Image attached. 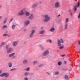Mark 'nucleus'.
Here are the masks:
<instances>
[{"label":"nucleus","instance_id":"f257e3e1","mask_svg":"<svg viewBox=\"0 0 80 80\" xmlns=\"http://www.w3.org/2000/svg\"><path fill=\"white\" fill-rule=\"evenodd\" d=\"M10 47V45H7L6 46V49L7 50V52L8 53H10L12 52L13 50V48Z\"/></svg>","mask_w":80,"mask_h":80},{"label":"nucleus","instance_id":"f03ea898","mask_svg":"<svg viewBox=\"0 0 80 80\" xmlns=\"http://www.w3.org/2000/svg\"><path fill=\"white\" fill-rule=\"evenodd\" d=\"M45 18L43 20V21L44 22H48L50 20L51 18L49 17L48 15L46 14L45 16Z\"/></svg>","mask_w":80,"mask_h":80},{"label":"nucleus","instance_id":"7ed1b4c3","mask_svg":"<svg viewBox=\"0 0 80 80\" xmlns=\"http://www.w3.org/2000/svg\"><path fill=\"white\" fill-rule=\"evenodd\" d=\"M49 52L48 50H46L44 51L42 54V55L43 57H46L49 54Z\"/></svg>","mask_w":80,"mask_h":80},{"label":"nucleus","instance_id":"20e7f679","mask_svg":"<svg viewBox=\"0 0 80 80\" xmlns=\"http://www.w3.org/2000/svg\"><path fill=\"white\" fill-rule=\"evenodd\" d=\"M5 76V78H7L9 76V73L7 72V73H2L0 75V77H4Z\"/></svg>","mask_w":80,"mask_h":80},{"label":"nucleus","instance_id":"39448f33","mask_svg":"<svg viewBox=\"0 0 80 80\" xmlns=\"http://www.w3.org/2000/svg\"><path fill=\"white\" fill-rule=\"evenodd\" d=\"M35 30L34 29H32L31 30V33L29 35L30 38H32L33 36V34L35 33Z\"/></svg>","mask_w":80,"mask_h":80},{"label":"nucleus","instance_id":"423d86ee","mask_svg":"<svg viewBox=\"0 0 80 80\" xmlns=\"http://www.w3.org/2000/svg\"><path fill=\"white\" fill-rule=\"evenodd\" d=\"M54 6L56 8H59L60 7V3L58 2H56L55 3Z\"/></svg>","mask_w":80,"mask_h":80},{"label":"nucleus","instance_id":"0eeeda50","mask_svg":"<svg viewBox=\"0 0 80 80\" xmlns=\"http://www.w3.org/2000/svg\"><path fill=\"white\" fill-rule=\"evenodd\" d=\"M17 15L19 16L23 15H24V12H23V11L21 10L20 12H19L17 13Z\"/></svg>","mask_w":80,"mask_h":80},{"label":"nucleus","instance_id":"6e6552de","mask_svg":"<svg viewBox=\"0 0 80 80\" xmlns=\"http://www.w3.org/2000/svg\"><path fill=\"white\" fill-rule=\"evenodd\" d=\"M18 41L13 42L12 44L13 47H16L18 44Z\"/></svg>","mask_w":80,"mask_h":80},{"label":"nucleus","instance_id":"1a4fd4ad","mask_svg":"<svg viewBox=\"0 0 80 80\" xmlns=\"http://www.w3.org/2000/svg\"><path fill=\"white\" fill-rule=\"evenodd\" d=\"M29 20H33L34 18V16L33 14H31L30 16L28 18Z\"/></svg>","mask_w":80,"mask_h":80},{"label":"nucleus","instance_id":"9d476101","mask_svg":"<svg viewBox=\"0 0 80 80\" xmlns=\"http://www.w3.org/2000/svg\"><path fill=\"white\" fill-rule=\"evenodd\" d=\"M30 22L29 20H26L24 23V26H27L28 24H30Z\"/></svg>","mask_w":80,"mask_h":80},{"label":"nucleus","instance_id":"9b49d317","mask_svg":"<svg viewBox=\"0 0 80 80\" xmlns=\"http://www.w3.org/2000/svg\"><path fill=\"white\" fill-rule=\"evenodd\" d=\"M78 5H76L74 7V11H76V10H77V7H78V6H80V3L78 2Z\"/></svg>","mask_w":80,"mask_h":80},{"label":"nucleus","instance_id":"f8f14e48","mask_svg":"<svg viewBox=\"0 0 80 80\" xmlns=\"http://www.w3.org/2000/svg\"><path fill=\"white\" fill-rule=\"evenodd\" d=\"M64 30H67V28H68V24H65L64 26Z\"/></svg>","mask_w":80,"mask_h":80},{"label":"nucleus","instance_id":"ddd939ff","mask_svg":"<svg viewBox=\"0 0 80 80\" xmlns=\"http://www.w3.org/2000/svg\"><path fill=\"white\" fill-rule=\"evenodd\" d=\"M37 5H38V3H34L32 5V8H36V7H37Z\"/></svg>","mask_w":80,"mask_h":80},{"label":"nucleus","instance_id":"4468645a","mask_svg":"<svg viewBox=\"0 0 80 80\" xmlns=\"http://www.w3.org/2000/svg\"><path fill=\"white\" fill-rule=\"evenodd\" d=\"M25 14L26 15V16H27L28 17L30 15V12H27V11H25Z\"/></svg>","mask_w":80,"mask_h":80},{"label":"nucleus","instance_id":"2eb2a0df","mask_svg":"<svg viewBox=\"0 0 80 80\" xmlns=\"http://www.w3.org/2000/svg\"><path fill=\"white\" fill-rule=\"evenodd\" d=\"M28 60H25L23 62V63L24 65H27L28 63Z\"/></svg>","mask_w":80,"mask_h":80},{"label":"nucleus","instance_id":"dca6fc26","mask_svg":"<svg viewBox=\"0 0 80 80\" xmlns=\"http://www.w3.org/2000/svg\"><path fill=\"white\" fill-rule=\"evenodd\" d=\"M45 33V30H42V31H41L39 32V33L40 34V35H42V34H44V33Z\"/></svg>","mask_w":80,"mask_h":80},{"label":"nucleus","instance_id":"f3484780","mask_svg":"<svg viewBox=\"0 0 80 80\" xmlns=\"http://www.w3.org/2000/svg\"><path fill=\"white\" fill-rule=\"evenodd\" d=\"M54 31H55V28L53 27H52L50 29V32H53Z\"/></svg>","mask_w":80,"mask_h":80},{"label":"nucleus","instance_id":"a211bd4d","mask_svg":"<svg viewBox=\"0 0 80 80\" xmlns=\"http://www.w3.org/2000/svg\"><path fill=\"white\" fill-rule=\"evenodd\" d=\"M16 27V25L15 24L12 25V30H15Z\"/></svg>","mask_w":80,"mask_h":80},{"label":"nucleus","instance_id":"6ab92c4d","mask_svg":"<svg viewBox=\"0 0 80 80\" xmlns=\"http://www.w3.org/2000/svg\"><path fill=\"white\" fill-rule=\"evenodd\" d=\"M58 47H60V40L58 39Z\"/></svg>","mask_w":80,"mask_h":80},{"label":"nucleus","instance_id":"aec40b11","mask_svg":"<svg viewBox=\"0 0 80 80\" xmlns=\"http://www.w3.org/2000/svg\"><path fill=\"white\" fill-rule=\"evenodd\" d=\"M65 22L66 23H68V22H69V19L68 18H66L65 19Z\"/></svg>","mask_w":80,"mask_h":80},{"label":"nucleus","instance_id":"412c9836","mask_svg":"<svg viewBox=\"0 0 80 80\" xmlns=\"http://www.w3.org/2000/svg\"><path fill=\"white\" fill-rule=\"evenodd\" d=\"M8 66L10 68H11L12 67V62H9L8 63Z\"/></svg>","mask_w":80,"mask_h":80},{"label":"nucleus","instance_id":"4be33fe9","mask_svg":"<svg viewBox=\"0 0 80 80\" xmlns=\"http://www.w3.org/2000/svg\"><path fill=\"white\" fill-rule=\"evenodd\" d=\"M15 53H12V54H10L9 55V57H12V56H13L14 55H15Z\"/></svg>","mask_w":80,"mask_h":80},{"label":"nucleus","instance_id":"5701e85b","mask_svg":"<svg viewBox=\"0 0 80 80\" xmlns=\"http://www.w3.org/2000/svg\"><path fill=\"white\" fill-rule=\"evenodd\" d=\"M33 63L34 65H35L36 64L38 63V61H35L33 62Z\"/></svg>","mask_w":80,"mask_h":80},{"label":"nucleus","instance_id":"b1692460","mask_svg":"<svg viewBox=\"0 0 80 80\" xmlns=\"http://www.w3.org/2000/svg\"><path fill=\"white\" fill-rule=\"evenodd\" d=\"M60 72L59 71L56 72L54 74L55 75H58L59 74Z\"/></svg>","mask_w":80,"mask_h":80},{"label":"nucleus","instance_id":"393cba45","mask_svg":"<svg viewBox=\"0 0 80 80\" xmlns=\"http://www.w3.org/2000/svg\"><path fill=\"white\" fill-rule=\"evenodd\" d=\"M24 75L25 77H27V76L29 75V73L27 72H25L24 73Z\"/></svg>","mask_w":80,"mask_h":80},{"label":"nucleus","instance_id":"a878e982","mask_svg":"<svg viewBox=\"0 0 80 80\" xmlns=\"http://www.w3.org/2000/svg\"><path fill=\"white\" fill-rule=\"evenodd\" d=\"M60 43H64V41L63 40V39L62 38H61L60 39Z\"/></svg>","mask_w":80,"mask_h":80},{"label":"nucleus","instance_id":"bb28decb","mask_svg":"<svg viewBox=\"0 0 80 80\" xmlns=\"http://www.w3.org/2000/svg\"><path fill=\"white\" fill-rule=\"evenodd\" d=\"M39 47H40L42 49V50H44V48L42 47V45H39Z\"/></svg>","mask_w":80,"mask_h":80},{"label":"nucleus","instance_id":"cd10ccee","mask_svg":"<svg viewBox=\"0 0 80 80\" xmlns=\"http://www.w3.org/2000/svg\"><path fill=\"white\" fill-rule=\"evenodd\" d=\"M65 78L66 80H68V76L67 75L65 76Z\"/></svg>","mask_w":80,"mask_h":80},{"label":"nucleus","instance_id":"c85d7f7f","mask_svg":"<svg viewBox=\"0 0 80 80\" xmlns=\"http://www.w3.org/2000/svg\"><path fill=\"white\" fill-rule=\"evenodd\" d=\"M5 28H7V26L5 25H4L2 26V29H4Z\"/></svg>","mask_w":80,"mask_h":80},{"label":"nucleus","instance_id":"c756f323","mask_svg":"<svg viewBox=\"0 0 80 80\" xmlns=\"http://www.w3.org/2000/svg\"><path fill=\"white\" fill-rule=\"evenodd\" d=\"M25 10H26V8H24L22 9L21 11H22L23 12H24Z\"/></svg>","mask_w":80,"mask_h":80},{"label":"nucleus","instance_id":"7c9ffc66","mask_svg":"<svg viewBox=\"0 0 80 80\" xmlns=\"http://www.w3.org/2000/svg\"><path fill=\"white\" fill-rule=\"evenodd\" d=\"M5 44V42H3L2 43H1V45H0V47H2V45H4Z\"/></svg>","mask_w":80,"mask_h":80},{"label":"nucleus","instance_id":"2f4dec72","mask_svg":"<svg viewBox=\"0 0 80 80\" xmlns=\"http://www.w3.org/2000/svg\"><path fill=\"white\" fill-rule=\"evenodd\" d=\"M30 68H28L26 69V70L27 71H30Z\"/></svg>","mask_w":80,"mask_h":80},{"label":"nucleus","instance_id":"473e14b6","mask_svg":"<svg viewBox=\"0 0 80 80\" xmlns=\"http://www.w3.org/2000/svg\"><path fill=\"white\" fill-rule=\"evenodd\" d=\"M64 48V46L61 45L60 46V49H62Z\"/></svg>","mask_w":80,"mask_h":80},{"label":"nucleus","instance_id":"72a5a7b5","mask_svg":"<svg viewBox=\"0 0 80 80\" xmlns=\"http://www.w3.org/2000/svg\"><path fill=\"white\" fill-rule=\"evenodd\" d=\"M7 18L6 19L5 21H4V24H5L7 23Z\"/></svg>","mask_w":80,"mask_h":80},{"label":"nucleus","instance_id":"f704fd0d","mask_svg":"<svg viewBox=\"0 0 80 80\" xmlns=\"http://www.w3.org/2000/svg\"><path fill=\"white\" fill-rule=\"evenodd\" d=\"M8 35V34H4L3 36L4 37H7Z\"/></svg>","mask_w":80,"mask_h":80},{"label":"nucleus","instance_id":"c9c22d12","mask_svg":"<svg viewBox=\"0 0 80 80\" xmlns=\"http://www.w3.org/2000/svg\"><path fill=\"white\" fill-rule=\"evenodd\" d=\"M13 20V18H12L11 19H10V21H9L10 23H11V22L12 21V20Z\"/></svg>","mask_w":80,"mask_h":80},{"label":"nucleus","instance_id":"e433bc0d","mask_svg":"<svg viewBox=\"0 0 80 80\" xmlns=\"http://www.w3.org/2000/svg\"><path fill=\"white\" fill-rule=\"evenodd\" d=\"M73 15V13L72 12H71L70 13V16H71V17Z\"/></svg>","mask_w":80,"mask_h":80},{"label":"nucleus","instance_id":"4c0bfd02","mask_svg":"<svg viewBox=\"0 0 80 80\" xmlns=\"http://www.w3.org/2000/svg\"><path fill=\"white\" fill-rule=\"evenodd\" d=\"M38 4H39V5H40V4H42V1H39L38 3Z\"/></svg>","mask_w":80,"mask_h":80},{"label":"nucleus","instance_id":"58836bf2","mask_svg":"<svg viewBox=\"0 0 80 80\" xmlns=\"http://www.w3.org/2000/svg\"><path fill=\"white\" fill-rule=\"evenodd\" d=\"M16 70V68H13V69H11V71H13L14 70Z\"/></svg>","mask_w":80,"mask_h":80},{"label":"nucleus","instance_id":"ea45409f","mask_svg":"<svg viewBox=\"0 0 80 80\" xmlns=\"http://www.w3.org/2000/svg\"><path fill=\"white\" fill-rule=\"evenodd\" d=\"M48 41L50 42V43H52V42L51 40H49Z\"/></svg>","mask_w":80,"mask_h":80},{"label":"nucleus","instance_id":"a19ab883","mask_svg":"<svg viewBox=\"0 0 80 80\" xmlns=\"http://www.w3.org/2000/svg\"><path fill=\"white\" fill-rule=\"evenodd\" d=\"M34 75V73L33 72H32V73H31L30 74V75L31 76V75Z\"/></svg>","mask_w":80,"mask_h":80},{"label":"nucleus","instance_id":"79ce46f5","mask_svg":"<svg viewBox=\"0 0 80 80\" xmlns=\"http://www.w3.org/2000/svg\"><path fill=\"white\" fill-rule=\"evenodd\" d=\"M40 29L41 30H43V29H44V27H42Z\"/></svg>","mask_w":80,"mask_h":80},{"label":"nucleus","instance_id":"37998d69","mask_svg":"<svg viewBox=\"0 0 80 80\" xmlns=\"http://www.w3.org/2000/svg\"><path fill=\"white\" fill-rule=\"evenodd\" d=\"M43 64H40V65H39V66H38V67H42V66H43Z\"/></svg>","mask_w":80,"mask_h":80},{"label":"nucleus","instance_id":"c03bdc74","mask_svg":"<svg viewBox=\"0 0 80 80\" xmlns=\"http://www.w3.org/2000/svg\"><path fill=\"white\" fill-rule=\"evenodd\" d=\"M24 80H28V78L27 77H26V78H24Z\"/></svg>","mask_w":80,"mask_h":80},{"label":"nucleus","instance_id":"a18cd8bd","mask_svg":"<svg viewBox=\"0 0 80 80\" xmlns=\"http://www.w3.org/2000/svg\"><path fill=\"white\" fill-rule=\"evenodd\" d=\"M58 65H59V66L60 65V61H59L58 62Z\"/></svg>","mask_w":80,"mask_h":80},{"label":"nucleus","instance_id":"49530a36","mask_svg":"<svg viewBox=\"0 0 80 80\" xmlns=\"http://www.w3.org/2000/svg\"><path fill=\"white\" fill-rule=\"evenodd\" d=\"M2 73V70H0V74H1Z\"/></svg>","mask_w":80,"mask_h":80},{"label":"nucleus","instance_id":"de8ad7c7","mask_svg":"<svg viewBox=\"0 0 80 80\" xmlns=\"http://www.w3.org/2000/svg\"><path fill=\"white\" fill-rule=\"evenodd\" d=\"M61 56L62 57H65V54H64L63 55H61Z\"/></svg>","mask_w":80,"mask_h":80},{"label":"nucleus","instance_id":"09e8293b","mask_svg":"<svg viewBox=\"0 0 80 80\" xmlns=\"http://www.w3.org/2000/svg\"><path fill=\"white\" fill-rule=\"evenodd\" d=\"M26 31H27V29H25L24 30V32H26Z\"/></svg>","mask_w":80,"mask_h":80},{"label":"nucleus","instance_id":"8fccbe9b","mask_svg":"<svg viewBox=\"0 0 80 80\" xmlns=\"http://www.w3.org/2000/svg\"><path fill=\"white\" fill-rule=\"evenodd\" d=\"M2 5H0V9L1 8H2Z\"/></svg>","mask_w":80,"mask_h":80},{"label":"nucleus","instance_id":"3c124183","mask_svg":"<svg viewBox=\"0 0 80 80\" xmlns=\"http://www.w3.org/2000/svg\"><path fill=\"white\" fill-rule=\"evenodd\" d=\"M64 63H65V65H66V64H67V62L65 61Z\"/></svg>","mask_w":80,"mask_h":80},{"label":"nucleus","instance_id":"603ef678","mask_svg":"<svg viewBox=\"0 0 80 80\" xmlns=\"http://www.w3.org/2000/svg\"><path fill=\"white\" fill-rule=\"evenodd\" d=\"M47 73L48 74V75H50V73H49L48 72H47Z\"/></svg>","mask_w":80,"mask_h":80},{"label":"nucleus","instance_id":"864d4df0","mask_svg":"<svg viewBox=\"0 0 80 80\" xmlns=\"http://www.w3.org/2000/svg\"><path fill=\"white\" fill-rule=\"evenodd\" d=\"M7 36H8V37H10V35H8V34Z\"/></svg>","mask_w":80,"mask_h":80},{"label":"nucleus","instance_id":"5fc2aeb1","mask_svg":"<svg viewBox=\"0 0 80 80\" xmlns=\"http://www.w3.org/2000/svg\"><path fill=\"white\" fill-rule=\"evenodd\" d=\"M68 12H71V10H68Z\"/></svg>","mask_w":80,"mask_h":80},{"label":"nucleus","instance_id":"6e6d98bb","mask_svg":"<svg viewBox=\"0 0 80 80\" xmlns=\"http://www.w3.org/2000/svg\"><path fill=\"white\" fill-rule=\"evenodd\" d=\"M78 45H80V42H78Z\"/></svg>","mask_w":80,"mask_h":80},{"label":"nucleus","instance_id":"4d7b16f0","mask_svg":"<svg viewBox=\"0 0 80 80\" xmlns=\"http://www.w3.org/2000/svg\"><path fill=\"white\" fill-rule=\"evenodd\" d=\"M59 16H60V14H59L58 16V17H59Z\"/></svg>","mask_w":80,"mask_h":80},{"label":"nucleus","instance_id":"13d9d810","mask_svg":"<svg viewBox=\"0 0 80 80\" xmlns=\"http://www.w3.org/2000/svg\"><path fill=\"white\" fill-rule=\"evenodd\" d=\"M15 57H16V56H13V58H15Z\"/></svg>","mask_w":80,"mask_h":80},{"label":"nucleus","instance_id":"bf43d9fd","mask_svg":"<svg viewBox=\"0 0 80 80\" xmlns=\"http://www.w3.org/2000/svg\"><path fill=\"white\" fill-rule=\"evenodd\" d=\"M46 41H47V42H49V41H48V40H46Z\"/></svg>","mask_w":80,"mask_h":80},{"label":"nucleus","instance_id":"052dcab7","mask_svg":"<svg viewBox=\"0 0 80 80\" xmlns=\"http://www.w3.org/2000/svg\"><path fill=\"white\" fill-rule=\"evenodd\" d=\"M72 65H73V64H70L71 66H72Z\"/></svg>","mask_w":80,"mask_h":80},{"label":"nucleus","instance_id":"680f3d73","mask_svg":"<svg viewBox=\"0 0 80 80\" xmlns=\"http://www.w3.org/2000/svg\"><path fill=\"white\" fill-rule=\"evenodd\" d=\"M27 42H24V43L25 44Z\"/></svg>","mask_w":80,"mask_h":80},{"label":"nucleus","instance_id":"e2e57ef3","mask_svg":"<svg viewBox=\"0 0 80 80\" xmlns=\"http://www.w3.org/2000/svg\"><path fill=\"white\" fill-rule=\"evenodd\" d=\"M1 18H2V16H0V19Z\"/></svg>","mask_w":80,"mask_h":80},{"label":"nucleus","instance_id":"0e129e2a","mask_svg":"<svg viewBox=\"0 0 80 80\" xmlns=\"http://www.w3.org/2000/svg\"><path fill=\"white\" fill-rule=\"evenodd\" d=\"M1 18H2V16H0V19Z\"/></svg>","mask_w":80,"mask_h":80},{"label":"nucleus","instance_id":"69168bd1","mask_svg":"<svg viewBox=\"0 0 80 80\" xmlns=\"http://www.w3.org/2000/svg\"><path fill=\"white\" fill-rule=\"evenodd\" d=\"M1 18H2V16H0V19Z\"/></svg>","mask_w":80,"mask_h":80},{"label":"nucleus","instance_id":"338daca9","mask_svg":"<svg viewBox=\"0 0 80 80\" xmlns=\"http://www.w3.org/2000/svg\"><path fill=\"white\" fill-rule=\"evenodd\" d=\"M64 70H67V69H65Z\"/></svg>","mask_w":80,"mask_h":80},{"label":"nucleus","instance_id":"774afa93","mask_svg":"<svg viewBox=\"0 0 80 80\" xmlns=\"http://www.w3.org/2000/svg\"><path fill=\"white\" fill-rule=\"evenodd\" d=\"M62 62H60V65H62Z\"/></svg>","mask_w":80,"mask_h":80}]
</instances>
